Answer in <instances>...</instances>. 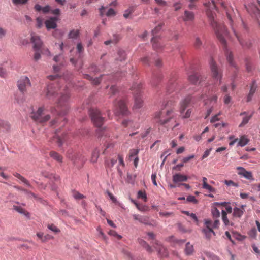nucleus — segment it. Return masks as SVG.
Listing matches in <instances>:
<instances>
[{"label": "nucleus", "instance_id": "18", "mask_svg": "<svg viewBox=\"0 0 260 260\" xmlns=\"http://www.w3.org/2000/svg\"><path fill=\"white\" fill-rule=\"evenodd\" d=\"M31 41L34 44L33 49L34 50L42 48L43 42L38 35L35 34H32L31 35Z\"/></svg>", "mask_w": 260, "mask_h": 260}, {"label": "nucleus", "instance_id": "4", "mask_svg": "<svg viewBox=\"0 0 260 260\" xmlns=\"http://www.w3.org/2000/svg\"><path fill=\"white\" fill-rule=\"evenodd\" d=\"M142 87V85L140 83H136L131 87L135 98L134 105L133 107V110L139 109L143 106V101L141 96Z\"/></svg>", "mask_w": 260, "mask_h": 260}, {"label": "nucleus", "instance_id": "44", "mask_svg": "<svg viewBox=\"0 0 260 260\" xmlns=\"http://www.w3.org/2000/svg\"><path fill=\"white\" fill-rule=\"evenodd\" d=\"M212 214L214 218H218L220 215V213L219 210L216 207H213L212 209Z\"/></svg>", "mask_w": 260, "mask_h": 260}, {"label": "nucleus", "instance_id": "49", "mask_svg": "<svg viewBox=\"0 0 260 260\" xmlns=\"http://www.w3.org/2000/svg\"><path fill=\"white\" fill-rule=\"evenodd\" d=\"M15 5H24L27 3L28 0H12Z\"/></svg>", "mask_w": 260, "mask_h": 260}, {"label": "nucleus", "instance_id": "31", "mask_svg": "<svg viewBox=\"0 0 260 260\" xmlns=\"http://www.w3.org/2000/svg\"><path fill=\"white\" fill-rule=\"evenodd\" d=\"M245 116L243 117L242 122L240 124L239 127H243L245 125H246L249 120L251 119L252 115L250 114L249 115H247L246 112H242L240 114V116L245 115Z\"/></svg>", "mask_w": 260, "mask_h": 260}, {"label": "nucleus", "instance_id": "2", "mask_svg": "<svg viewBox=\"0 0 260 260\" xmlns=\"http://www.w3.org/2000/svg\"><path fill=\"white\" fill-rule=\"evenodd\" d=\"M174 118L175 113L173 110L166 108L155 113L154 120L155 122L159 125H167V127L170 128L172 127V128H173L179 125L178 123H176V124L172 126L169 124L171 120H175Z\"/></svg>", "mask_w": 260, "mask_h": 260}, {"label": "nucleus", "instance_id": "7", "mask_svg": "<svg viewBox=\"0 0 260 260\" xmlns=\"http://www.w3.org/2000/svg\"><path fill=\"white\" fill-rule=\"evenodd\" d=\"M192 101V97L190 95L186 96L180 102V112L184 118H187L190 117L192 112L190 108L187 109L185 112V110L189 107Z\"/></svg>", "mask_w": 260, "mask_h": 260}, {"label": "nucleus", "instance_id": "48", "mask_svg": "<svg viewBox=\"0 0 260 260\" xmlns=\"http://www.w3.org/2000/svg\"><path fill=\"white\" fill-rule=\"evenodd\" d=\"M159 214L161 217H169L171 216H174L173 212H160Z\"/></svg>", "mask_w": 260, "mask_h": 260}, {"label": "nucleus", "instance_id": "17", "mask_svg": "<svg viewBox=\"0 0 260 260\" xmlns=\"http://www.w3.org/2000/svg\"><path fill=\"white\" fill-rule=\"evenodd\" d=\"M61 95L57 102V107L66 106L69 100L70 94L68 91L66 90L64 93H60Z\"/></svg>", "mask_w": 260, "mask_h": 260}, {"label": "nucleus", "instance_id": "27", "mask_svg": "<svg viewBox=\"0 0 260 260\" xmlns=\"http://www.w3.org/2000/svg\"><path fill=\"white\" fill-rule=\"evenodd\" d=\"M222 219L225 226L234 225V222L232 220H229L227 216V213L224 210H222Z\"/></svg>", "mask_w": 260, "mask_h": 260}, {"label": "nucleus", "instance_id": "63", "mask_svg": "<svg viewBox=\"0 0 260 260\" xmlns=\"http://www.w3.org/2000/svg\"><path fill=\"white\" fill-rule=\"evenodd\" d=\"M37 21V27L38 28H41L43 25V20L40 17H38L36 19Z\"/></svg>", "mask_w": 260, "mask_h": 260}, {"label": "nucleus", "instance_id": "59", "mask_svg": "<svg viewBox=\"0 0 260 260\" xmlns=\"http://www.w3.org/2000/svg\"><path fill=\"white\" fill-rule=\"evenodd\" d=\"M41 52L43 54H46L47 55H50V52L49 50L47 48H45L43 46L42 47V48L40 49Z\"/></svg>", "mask_w": 260, "mask_h": 260}, {"label": "nucleus", "instance_id": "47", "mask_svg": "<svg viewBox=\"0 0 260 260\" xmlns=\"http://www.w3.org/2000/svg\"><path fill=\"white\" fill-rule=\"evenodd\" d=\"M47 227L49 230L55 233H57L60 232V230L53 224H48Z\"/></svg>", "mask_w": 260, "mask_h": 260}, {"label": "nucleus", "instance_id": "39", "mask_svg": "<svg viewBox=\"0 0 260 260\" xmlns=\"http://www.w3.org/2000/svg\"><path fill=\"white\" fill-rule=\"evenodd\" d=\"M194 249L193 246L189 242H188L186 244L185 252L186 254L189 255H191L193 252Z\"/></svg>", "mask_w": 260, "mask_h": 260}, {"label": "nucleus", "instance_id": "37", "mask_svg": "<svg viewBox=\"0 0 260 260\" xmlns=\"http://www.w3.org/2000/svg\"><path fill=\"white\" fill-rule=\"evenodd\" d=\"M233 30V33L234 34V35L236 37V38L238 39V40L239 41V43L242 46L245 47H249L250 46L251 44L250 43H247V42H245V41H243V40H242L240 38V37L238 35V34L236 32L235 30L234 29Z\"/></svg>", "mask_w": 260, "mask_h": 260}, {"label": "nucleus", "instance_id": "33", "mask_svg": "<svg viewBox=\"0 0 260 260\" xmlns=\"http://www.w3.org/2000/svg\"><path fill=\"white\" fill-rule=\"evenodd\" d=\"M245 8L249 12H251L254 14L256 16L260 17V11L258 8L255 5H252L251 8H248L245 6Z\"/></svg>", "mask_w": 260, "mask_h": 260}, {"label": "nucleus", "instance_id": "19", "mask_svg": "<svg viewBox=\"0 0 260 260\" xmlns=\"http://www.w3.org/2000/svg\"><path fill=\"white\" fill-rule=\"evenodd\" d=\"M66 134H62L61 136L59 135V132L56 131L54 136L51 139V142L56 143L58 147L62 146L64 142L66 141L65 136Z\"/></svg>", "mask_w": 260, "mask_h": 260}, {"label": "nucleus", "instance_id": "30", "mask_svg": "<svg viewBox=\"0 0 260 260\" xmlns=\"http://www.w3.org/2000/svg\"><path fill=\"white\" fill-rule=\"evenodd\" d=\"M203 188L209 190L211 192H215V189L209 185L207 183V179L206 177H203Z\"/></svg>", "mask_w": 260, "mask_h": 260}, {"label": "nucleus", "instance_id": "1", "mask_svg": "<svg viewBox=\"0 0 260 260\" xmlns=\"http://www.w3.org/2000/svg\"><path fill=\"white\" fill-rule=\"evenodd\" d=\"M220 5L222 7H225L224 3L221 0H212L211 2L204 3V5L207 7L206 14L210 24L214 29L217 37L224 45L226 44L225 37L228 36V32L224 25L219 24L215 20V14L213 12V9H216L218 5Z\"/></svg>", "mask_w": 260, "mask_h": 260}, {"label": "nucleus", "instance_id": "55", "mask_svg": "<svg viewBox=\"0 0 260 260\" xmlns=\"http://www.w3.org/2000/svg\"><path fill=\"white\" fill-rule=\"evenodd\" d=\"M178 229L180 231L183 232V233H190L191 230H187L186 229L183 225L181 224H178Z\"/></svg>", "mask_w": 260, "mask_h": 260}, {"label": "nucleus", "instance_id": "12", "mask_svg": "<svg viewBox=\"0 0 260 260\" xmlns=\"http://www.w3.org/2000/svg\"><path fill=\"white\" fill-rule=\"evenodd\" d=\"M162 24H159L154 29L152 30V34L153 36L151 39L153 48L154 49H158L161 47L160 44L158 42V39L157 36H155L161 29Z\"/></svg>", "mask_w": 260, "mask_h": 260}, {"label": "nucleus", "instance_id": "34", "mask_svg": "<svg viewBox=\"0 0 260 260\" xmlns=\"http://www.w3.org/2000/svg\"><path fill=\"white\" fill-rule=\"evenodd\" d=\"M13 175L19 179L22 182H23L26 185L31 187V185H30L28 180H27L26 178H25L23 176L18 173H13Z\"/></svg>", "mask_w": 260, "mask_h": 260}, {"label": "nucleus", "instance_id": "6", "mask_svg": "<svg viewBox=\"0 0 260 260\" xmlns=\"http://www.w3.org/2000/svg\"><path fill=\"white\" fill-rule=\"evenodd\" d=\"M209 64L212 78L215 81L219 82L218 85L221 84L222 78V69L217 66L212 58L210 60Z\"/></svg>", "mask_w": 260, "mask_h": 260}, {"label": "nucleus", "instance_id": "14", "mask_svg": "<svg viewBox=\"0 0 260 260\" xmlns=\"http://www.w3.org/2000/svg\"><path fill=\"white\" fill-rule=\"evenodd\" d=\"M116 111L115 113L117 114L126 115L129 113V111L125 102L122 100H120L118 102L117 105H116Z\"/></svg>", "mask_w": 260, "mask_h": 260}, {"label": "nucleus", "instance_id": "45", "mask_svg": "<svg viewBox=\"0 0 260 260\" xmlns=\"http://www.w3.org/2000/svg\"><path fill=\"white\" fill-rule=\"evenodd\" d=\"M256 88H257V85H256V82L255 81H252L251 86H250L249 93L253 95L256 91Z\"/></svg>", "mask_w": 260, "mask_h": 260}, {"label": "nucleus", "instance_id": "9", "mask_svg": "<svg viewBox=\"0 0 260 260\" xmlns=\"http://www.w3.org/2000/svg\"><path fill=\"white\" fill-rule=\"evenodd\" d=\"M59 89L58 83L53 82L49 84L46 90V96L49 99H53L55 96Z\"/></svg>", "mask_w": 260, "mask_h": 260}, {"label": "nucleus", "instance_id": "46", "mask_svg": "<svg viewBox=\"0 0 260 260\" xmlns=\"http://www.w3.org/2000/svg\"><path fill=\"white\" fill-rule=\"evenodd\" d=\"M211 222V225L213 229H218L220 225V221L218 219H215L214 222L208 219Z\"/></svg>", "mask_w": 260, "mask_h": 260}, {"label": "nucleus", "instance_id": "29", "mask_svg": "<svg viewBox=\"0 0 260 260\" xmlns=\"http://www.w3.org/2000/svg\"><path fill=\"white\" fill-rule=\"evenodd\" d=\"M50 156L57 162L61 163L62 162V156L56 152L52 151L50 152Z\"/></svg>", "mask_w": 260, "mask_h": 260}, {"label": "nucleus", "instance_id": "10", "mask_svg": "<svg viewBox=\"0 0 260 260\" xmlns=\"http://www.w3.org/2000/svg\"><path fill=\"white\" fill-rule=\"evenodd\" d=\"M211 225V222L208 219L204 220V227L203 228L202 232L207 240H210L212 236L215 235L213 229Z\"/></svg>", "mask_w": 260, "mask_h": 260}, {"label": "nucleus", "instance_id": "16", "mask_svg": "<svg viewBox=\"0 0 260 260\" xmlns=\"http://www.w3.org/2000/svg\"><path fill=\"white\" fill-rule=\"evenodd\" d=\"M204 78L197 72H193L188 75V80L192 84L197 85L201 84Z\"/></svg>", "mask_w": 260, "mask_h": 260}, {"label": "nucleus", "instance_id": "38", "mask_svg": "<svg viewBox=\"0 0 260 260\" xmlns=\"http://www.w3.org/2000/svg\"><path fill=\"white\" fill-rule=\"evenodd\" d=\"M100 151L98 149H95L93 152H92L91 157L90 161L95 163L97 161L99 156Z\"/></svg>", "mask_w": 260, "mask_h": 260}, {"label": "nucleus", "instance_id": "43", "mask_svg": "<svg viewBox=\"0 0 260 260\" xmlns=\"http://www.w3.org/2000/svg\"><path fill=\"white\" fill-rule=\"evenodd\" d=\"M202 45V41L201 38L199 37H196L195 38V40L194 42V46L196 48H200Z\"/></svg>", "mask_w": 260, "mask_h": 260}, {"label": "nucleus", "instance_id": "13", "mask_svg": "<svg viewBox=\"0 0 260 260\" xmlns=\"http://www.w3.org/2000/svg\"><path fill=\"white\" fill-rule=\"evenodd\" d=\"M225 53L227 61L229 63L230 70H231L232 72H235L238 70V67L234 60L232 52L226 50Z\"/></svg>", "mask_w": 260, "mask_h": 260}, {"label": "nucleus", "instance_id": "54", "mask_svg": "<svg viewBox=\"0 0 260 260\" xmlns=\"http://www.w3.org/2000/svg\"><path fill=\"white\" fill-rule=\"evenodd\" d=\"M120 39L119 35L117 34H114L113 35V38L111 39L113 44H116Z\"/></svg>", "mask_w": 260, "mask_h": 260}, {"label": "nucleus", "instance_id": "32", "mask_svg": "<svg viewBox=\"0 0 260 260\" xmlns=\"http://www.w3.org/2000/svg\"><path fill=\"white\" fill-rule=\"evenodd\" d=\"M249 140L246 135H242L240 137L238 143V146L244 147L248 144Z\"/></svg>", "mask_w": 260, "mask_h": 260}, {"label": "nucleus", "instance_id": "35", "mask_svg": "<svg viewBox=\"0 0 260 260\" xmlns=\"http://www.w3.org/2000/svg\"><path fill=\"white\" fill-rule=\"evenodd\" d=\"M140 150L139 149H131L129 151V153L128 155V158L129 160H132L133 158L138 156Z\"/></svg>", "mask_w": 260, "mask_h": 260}, {"label": "nucleus", "instance_id": "11", "mask_svg": "<svg viewBox=\"0 0 260 260\" xmlns=\"http://www.w3.org/2000/svg\"><path fill=\"white\" fill-rule=\"evenodd\" d=\"M17 86L20 92L24 94L26 92L27 88L31 86L29 79L26 76L22 77L17 82Z\"/></svg>", "mask_w": 260, "mask_h": 260}, {"label": "nucleus", "instance_id": "53", "mask_svg": "<svg viewBox=\"0 0 260 260\" xmlns=\"http://www.w3.org/2000/svg\"><path fill=\"white\" fill-rule=\"evenodd\" d=\"M224 183L228 185V186H235V187H238V184L234 182H233L232 180H225L224 181Z\"/></svg>", "mask_w": 260, "mask_h": 260}, {"label": "nucleus", "instance_id": "25", "mask_svg": "<svg viewBox=\"0 0 260 260\" xmlns=\"http://www.w3.org/2000/svg\"><path fill=\"white\" fill-rule=\"evenodd\" d=\"M182 18L184 21H192L194 19V14L191 11L185 10Z\"/></svg>", "mask_w": 260, "mask_h": 260}, {"label": "nucleus", "instance_id": "50", "mask_svg": "<svg viewBox=\"0 0 260 260\" xmlns=\"http://www.w3.org/2000/svg\"><path fill=\"white\" fill-rule=\"evenodd\" d=\"M34 51H35V53L34 55V59L35 61H37L39 59H40L41 58L40 49H38V50H34Z\"/></svg>", "mask_w": 260, "mask_h": 260}, {"label": "nucleus", "instance_id": "56", "mask_svg": "<svg viewBox=\"0 0 260 260\" xmlns=\"http://www.w3.org/2000/svg\"><path fill=\"white\" fill-rule=\"evenodd\" d=\"M190 217L193 220V221L196 223L197 225H199V221L195 214L191 213V214L190 215Z\"/></svg>", "mask_w": 260, "mask_h": 260}, {"label": "nucleus", "instance_id": "23", "mask_svg": "<svg viewBox=\"0 0 260 260\" xmlns=\"http://www.w3.org/2000/svg\"><path fill=\"white\" fill-rule=\"evenodd\" d=\"M56 17H51L49 19L47 20L45 22L46 27L47 29H54L56 27Z\"/></svg>", "mask_w": 260, "mask_h": 260}, {"label": "nucleus", "instance_id": "41", "mask_svg": "<svg viewBox=\"0 0 260 260\" xmlns=\"http://www.w3.org/2000/svg\"><path fill=\"white\" fill-rule=\"evenodd\" d=\"M118 57L116 58V60L122 61L124 60L126 58V54L124 51L122 50H119L117 52Z\"/></svg>", "mask_w": 260, "mask_h": 260}, {"label": "nucleus", "instance_id": "58", "mask_svg": "<svg viewBox=\"0 0 260 260\" xmlns=\"http://www.w3.org/2000/svg\"><path fill=\"white\" fill-rule=\"evenodd\" d=\"M7 34V30L0 26V39L4 38Z\"/></svg>", "mask_w": 260, "mask_h": 260}, {"label": "nucleus", "instance_id": "28", "mask_svg": "<svg viewBox=\"0 0 260 260\" xmlns=\"http://www.w3.org/2000/svg\"><path fill=\"white\" fill-rule=\"evenodd\" d=\"M103 77V76H101L100 77L93 78L92 77H91L88 74H84V78L85 79H87L89 80H90L92 84L95 85H99L101 81V77Z\"/></svg>", "mask_w": 260, "mask_h": 260}, {"label": "nucleus", "instance_id": "42", "mask_svg": "<svg viewBox=\"0 0 260 260\" xmlns=\"http://www.w3.org/2000/svg\"><path fill=\"white\" fill-rule=\"evenodd\" d=\"M79 35V31L78 30H72L69 34V38L71 39H76Z\"/></svg>", "mask_w": 260, "mask_h": 260}, {"label": "nucleus", "instance_id": "15", "mask_svg": "<svg viewBox=\"0 0 260 260\" xmlns=\"http://www.w3.org/2000/svg\"><path fill=\"white\" fill-rule=\"evenodd\" d=\"M153 246L157 251L158 254L160 257H167L168 255L167 249L158 241L155 240Z\"/></svg>", "mask_w": 260, "mask_h": 260}, {"label": "nucleus", "instance_id": "5", "mask_svg": "<svg viewBox=\"0 0 260 260\" xmlns=\"http://www.w3.org/2000/svg\"><path fill=\"white\" fill-rule=\"evenodd\" d=\"M67 157L78 168L82 167L86 160L85 156L82 154L75 152L72 150L68 151Z\"/></svg>", "mask_w": 260, "mask_h": 260}, {"label": "nucleus", "instance_id": "52", "mask_svg": "<svg viewBox=\"0 0 260 260\" xmlns=\"http://www.w3.org/2000/svg\"><path fill=\"white\" fill-rule=\"evenodd\" d=\"M77 52L80 54H82L84 51V48L81 43H78L77 45Z\"/></svg>", "mask_w": 260, "mask_h": 260}, {"label": "nucleus", "instance_id": "24", "mask_svg": "<svg viewBox=\"0 0 260 260\" xmlns=\"http://www.w3.org/2000/svg\"><path fill=\"white\" fill-rule=\"evenodd\" d=\"M133 216L135 220H138L142 223L146 225H149L150 224L149 221V218L147 216H141L138 214H134Z\"/></svg>", "mask_w": 260, "mask_h": 260}, {"label": "nucleus", "instance_id": "26", "mask_svg": "<svg viewBox=\"0 0 260 260\" xmlns=\"http://www.w3.org/2000/svg\"><path fill=\"white\" fill-rule=\"evenodd\" d=\"M187 180V177L181 174H176L173 176V181L174 183L186 181Z\"/></svg>", "mask_w": 260, "mask_h": 260}, {"label": "nucleus", "instance_id": "36", "mask_svg": "<svg viewBox=\"0 0 260 260\" xmlns=\"http://www.w3.org/2000/svg\"><path fill=\"white\" fill-rule=\"evenodd\" d=\"M138 241L139 243L141 245L143 246L148 252L151 253L153 251V250H152L151 247L150 246L147 244V243L146 241H145L144 240H143L142 239H138Z\"/></svg>", "mask_w": 260, "mask_h": 260}, {"label": "nucleus", "instance_id": "51", "mask_svg": "<svg viewBox=\"0 0 260 260\" xmlns=\"http://www.w3.org/2000/svg\"><path fill=\"white\" fill-rule=\"evenodd\" d=\"M23 192L28 197V198L33 197L35 199L37 198L36 195L35 193H34L33 192H31L30 191H29V190L25 189V190H24Z\"/></svg>", "mask_w": 260, "mask_h": 260}, {"label": "nucleus", "instance_id": "20", "mask_svg": "<svg viewBox=\"0 0 260 260\" xmlns=\"http://www.w3.org/2000/svg\"><path fill=\"white\" fill-rule=\"evenodd\" d=\"M237 169L239 171L238 174L239 175L244 177L247 179L254 180V178L251 172L247 171L244 168L241 167H238Z\"/></svg>", "mask_w": 260, "mask_h": 260}, {"label": "nucleus", "instance_id": "64", "mask_svg": "<svg viewBox=\"0 0 260 260\" xmlns=\"http://www.w3.org/2000/svg\"><path fill=\"white\" fill-rule=\"evenodd\" d=\"M7 75L6 70L2 67H0V77L5 78Z\"/></svg>", "mask_w": 260, "mask_h": 260}, {"label": "nucleus", "instance_id": "21", "mask_svg": "<svg viewBox=\"0 0 260 260\" xmlns=\"http://www.w3.org/2000/svg\"><path fill=\"white\" fill-rule=\"evenodd\" d=\"M178 83L176 82V78L170 79L167 87V91L169 93H171L174 91L178 90Z\"/></svg>", "mask_w": 260, "mask_h": 260}, {"label": "nucleus", "instance_id": "57", "mask_svg": "<svg viewBox=\"0 0 260 260\" xmlns=\"http://www.w3.org/2000/svg\"><path fill=\"white\" fill-rule=\"evenodd\" d=\"M187 201L189 202H192L193 203H197L198 202L197 200L193 196H189L187 197Z\"/></svg>", "mask_w": 260, "mask_h": 260}, {"label": "nucleus", "instance_id": "3", "mask_svg": "<svg viewBox=\"0 0 260 260\" xmlns=\"http://www.w3.org/2000/svg\"><path fill=\"white\" fill-rule=\"evenodd\" d=\"M90 116L94 124L99 128L97 133L99 137H102L103 129L101 128L104 123V119L101 116L100 111L95 108H91L89 110Z\"/></svg>", "mask_w": 260, "mask_h": 260}, {"label": "nucleus", "instance_id": "8", "mask_svg": "<svg viewBox=\"0 0 260 260\" xmlns=\"http://www.w3.org/2000/svg\"><path fill=\"white\" fill-rule=\"evenodd\" d=\"M44 110L45 109L43 107L39 108L36 112L32 113V119L39 123H44L49 120L50 116L49 114H45Z\"/></svg>", "mask_w": 260, "mask_h": 260}, {"label": "nucleus", "instance_id": "60", "mask_svg": "<svg viewBox=\"0 0 260 260\" xmlns=\"http://www.w3.org/2000/svg\"><path fill=\"white\" fill-rule=\"evenodd\" d=\"M108 234L110 235L117 237L118 238V239H120L122 238L121 236L118 235L116 233V232L114 230H110Z\"/></svg>", "mask_w": 260, "mask_h": 260}, {"label": "nucleus", "instance_id": "62", "mask_svg": "<svg viewBox=\"0 0 260 260\" xmlns=\"http://www.w3.org/2000/svg\"><path fill=\"white\" fill-rule=\"evenodd\" d=\"M138 197L139 198H142L144 199L145 200V201H146V195L145 192H143L142 191H139L138 192Z\"/></svg>", "mask_w": 260, "mask_h": 260}, {"label": "nucleus", "instance_id": "61", "mask_svg": "<svg viewBox=\"0 0 260 260\" xmlns=\"http://www.w3.org/2000/svg\"><path fill=\"white\" fill-rule=\"evenodd\" d=\"M115 14H116V13H115V11L114 10V9L112 8H110L108 10L107 13H106V16H108V17L114 16V15H115Z\"/></svg>", "mask_w": 260, "mask_h": 260}, {"label": "nucleus", "instance_id": "22", "mask_svg": "<svg viewBox=\"0 0 260 260\" xmlns=\"http://www.w3.org/2000/svg\"><path fill=\"white\" fill-rule=\"evenodd\" d=\"M245 206L242 205L240 207H235L233 209V219L234 218H241L245 211Z\"/></svg>", "mask_w": 260, "mask_h": 260}, {"label": "nucleus", "instance_id": "40", "mask_svg": "<svg viewBox=\"0 0 260 260\" xmlns=\"http://www.w3.org/2000/svg\"><path fill=\"white\" fill-rule=\"evenodd\" d=\"M13 208L14 209H15L19 213L23 214L26 216H29V213L27 211H26L24 209L22 208L21 207L14 206Z\"/></svg>", "mask_w": 260, "mask_h": 260}]
</instances>
